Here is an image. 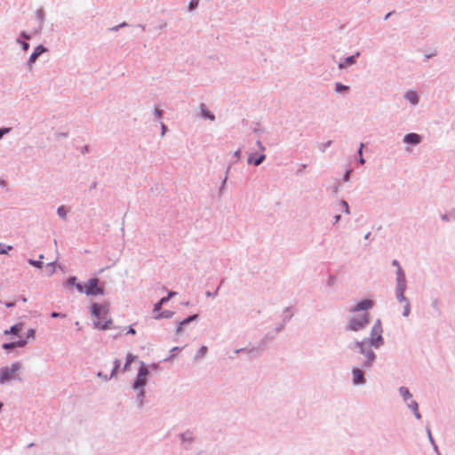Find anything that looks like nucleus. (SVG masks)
Here are the masks:
<instances>
[{
    "label": "nucleus",
    "mask_w": 455,
    "mask_h": 455,
    "mask_svg": "<svg viewBox=\"0 0 455 455\" xmlns=\"http://www.w3.org/2000/svg\"><path fill=\"white\" fill-rule=\"evenodd\" d=\"M14 306H15L14 302H8V303H6V307H14Z\"/></svg>",
    "instance_id": "obj_45"
},
{
    "label": "nucleus",
    "mask_w": 455,
    "mask_h": 455,
    "mask_svg": "<svg viewBox=\"0 0 455 455\" xmlns=\"http://www.w3.org/2000/svg\"><path fill=\"white\" fill-rule=\"evenodd\" d=\"M169 299H169V297H167V296H166V297L162 298V299L159 300V302H160L161 304H164V303H166Z\"/></svg>",
    "instance_id": "obj_40"
},
{
    "label": "nucleus",
    "mask_w": 455,
    "mask_h": 455,
    "mask_svg": "<svg viewBox=\"0 0 455 455\" xmlns=\"http://www.w3.org/2000/svg\"><path fill=\"white\" fill-rule=\"evenodd\" d=\"M162 305L163 304H161L159 301L156 304H155L154 310H153V315L160 313Z\"/></svg>",
    "instance_id": "obj_28"
},
{
    "label": "nucleus",
    "mask_w": 455,
    "mask_h": 455,
    "mask_svg": "<svg viewBox=\"0 0 455 455\" xmlns=\"http://www.w3.org/2000/svg\"><path fill=\"white\" fill-rule=\"evenodd\" d=\"M198 4H199V0H191L190 4H189V9L190 10L195 9L196 7L198 6Z\"/></svg>",
    "instance_id": "obj_30"
},
{
    "label": "nucleus",
    "mask_w": 455,
    "mask_h": 455,
    "mask_svg": "<svg viewBox=\"0 0 455 455\" xmlns=\"http://www.w3.org/2000/svg\"><path fill=\"white\" fill-rule=\"evenodd\" d=\"M369 323V315L368 314H364L363 315L360 316L359 318H354L350 322L349 328L352 331H358L360 329H363L364 326H366Z\"/></svg>",
    "instance_id": "obj_6"
},
{
    "label": "nucleus",
    "mask_w": 455,
    "mask_h": 455,
    "mask_svg": "<svg viewBox=\"0 0 455 455\" xmlns=\"http://www.w3.org/2000/svg\"><path fill=\"white\" fill-rule=\"evenodd\" d=\"M340 204H341V205H342V207L345 209V212H346L347 213H348V212H349V211H348V205H347V202L342 201V202L340 203Z\"/></svg>",
    "instance_id": "obj_38"
},
{
    "label": "nucleus",
    "mask_w": 455,
    "mask_h": 455,
    "mask_svg": "<svg viewBox=\"0 0 455 455\" xmlns=\"http://www.w3.org/2000/svg\"><path fill=\"white\" fill-rule=\"evenodd\" d=\"M27 344L26 339H20L18 341L11 342V343H4L3 345V348L5 350H9L14 347H24Z\"/></svg>",
    "instance_id": "obj_9"
},
{
    "label": "nucleus",
    "mask_w": 455,
    "mask_h": 455,
    "mask_svg": "<svg viewBox=\"0 0 455 455\" xmlns=\"http://www.w3.org/2000/svg\"><path fill=\"white\" fill-rule=\"evenodd\" d=\"M196 317H197V315H191V316L184 319L183 321L180 322L179 326H178V328L176 330V333L177 334L180 333L181 330H182V326L187 324V323H190L191 321L195 320Z\"/></svg>",
    "instance_id": "obj_15"
},
{
    "label": "nucleus",
    "mask_w": 455,
    "mask_h": 455,
    "mask_svg": "<svg viewBox=\"0 0 455 455\" xmlns=\"http://www.w3.org/2000/svg\"><path fill=\"white\" fill-rule=\"evenodd\" d=\"M23 329V323H18V324H15L13 326H12L10 328V330H5L4 331V333L5 335H8V334H14V335H18Z\"/></svg>",
    "instance_id": "obj_13"
},
{
    "label": "nucleus",
    "mask_w": 455,
    "mask_h": 455,
    "mask_svg": "<svg viewBox=\"0 0 455 455\" xmlns=\"http://www.w3.org/2000/svg\"><path fill=\"white\" fill-rule=\"evenodd\" d=\"M91 308L92 315L96 318L93 323L95 328L100 330L110 329L113 322L110 318H108L109 313L108 305L93 303Z\"/></svg>",
    "instance_id": "obj_1"
},
{
    "label": "nucleus",
    "mask_w": 455,
    "mask_h": 455,
    "mask_svg": "<svg viewBox=\"0 0 455 455\" xmlns=\"http://www.w3.org/2000/svg\"><path fill=\"white\" fill-rule=\"evenodd\" d=\"M206 353H207V347L205 346H203L197 353V358H201V357L204 356Z\"/></svg>",
    "instance_id": "obj_25"
},
{
    "label": "nucleus",
    "mask_w": 455,
    "mask_h": 455,
    "mask_svg": "<svg viewBox=\"0 0 455 455\" xmlns=\"http://www.w3.org/2000/svg\"><path fill=\"white\" fill-rule=\"evenodd\" d=\"M84 293L92 296L102 295L104 289L99 284L97 278H91L84 284Z\"/></svg>",
    "instance_id": "obj_4"
},
{
    "label": "nucleus",
    "mask_w": 455,
    "mask_h": 455,
    "mask_svg": "<svg viewBox=\"0 0 455 455\" xmlns=\"http://www.w3.org/2000/svg\"><path fill=\"white\" fill-rule=\"evenodd\" d=\"M382 331L381 322L380 320H377L371 328V338L369 339L372 347L378 348L383 344Z\"/></svg>",
    "instance_id": "obj_2"
},
{
    "label": "nucleus",
    "mask_w": 455,
    "mask_h": 455,
    "mask_svg": "<svg viewBox=\"0 0 455 455\" xmlns=\"http://www.w3.org/2000/svg\"><path fill=\"white\" fill-rule=\"evenodd\" d=\"M409 407L412 409L416 418L417 419H420V414H419V410H418V403L416 402H414V401H411V403H409Z\"/></svg>",
    "instance_id": "obj_21"
},
{
    "label": "nucleus",
    "mask_w": 455,
    "mask_h": 455,
    "mask_svg": "<svg viewBox=\"0 0 455 455\" xmlns=\"http://www.w3.org/2000/svg\"><path fill=\"white\" fill-rule=\"evenodd\" d=\"M360 163L363 164L364 163V159L361 156L360 157Z\"/></svg>",
    "instance_id": "obj_49"
},
{
    "label": "nucleus",
    "mask_w": 455,
    "mask_h": 455,
    "mask_svg": "<svg viewBox=\"0 0 455 455\" xmlns=\"http://www.w3.org/2000/svg\"><path fill=\"white\" fill-rule=\"evenodd\" d=\"M397 293V299L399 301H404L406 303V299L404 297V292H396Z\"/></svg>",
    "instance_id": "obj_32"
},
{
    "label": "nucleus",
    "mask_w": 455,
    "mask_h": 455,
    "mask_svg": "<svg viewBox=\"0 0 455 455\" xmlns=\"http://www.w3.org/2000/svg\"><path fill=\"white\" fill-rule=\"evenodd\" d=\"M176 295V292L175 291H170L167 295V297H169V299L172 298L173 296Z\"/></svg>",
    "instance_id": "obj_43"
},
{
    "label": "nucleus",
    "mask_w": 455,
    "mask_h": 455,
    "mask_svg": "<svg viewBox=\"0 0 455 455\" xmlns=\"http://www.w3.org/2000/svg\"><path fill=\"white\" fill-rule=\"evenodd\" d=\"M76 278L75 276H72V277H69V278L66 281L65 284H66V286H68V287H69V286H71V285H76Z\"/></svg>",
    "instance_id": "obj_26"
},
{
    "label": "nucleus",
    "mask_w": 455,
    "mask_h": 455,
    "mask_svg": "<svg viewBox=\"0 0 455 455\" xmlns=\"http://www.w3.org/2000/svg\"><path fill=\"white\" fill-rule=\"evenodd\" d=\"M353 382L355 384H362L364 382L363 372L360 369L353 370Z\"/></svg>",
    "instance_id": "obj_11"
},
{
    "label": "nucleus",
    "mask_w": 455,
    "mask_h": 455,
    "mask_svg": "<svg viewBox=\"0 0 455 455\" xmlns=\"http://www.w3.org/2000/svg\"><path fill=\"white\" fill-rule=\"evenodd\" d=\"M156 115L160 117L162 116V110L160 109H156Z\"/></svg>",
    "instance_id": "obj_44"
},
{
    "label": "nucleus",
    "mask_w": 455,
    "mask_h": 455,
    "mask_svg": "<svg viewBox=\"0 0 455 455\" xmlns=\"http://www.w3.org/2000/svg\"><path fill=\"white\" fill-rule=\"evenodd\" d=\"M405 98H406V100H408L411 103H412L414 105L417 104L419 101L418 95L413 91L407 92L405 94Z\"/></svg>",
    "instance_id": "obj_14"
},
{
    "label": "nucleus",
    "mask_w": 455,
    "mask_h": 455,
    "mask_svg": "<svg viewBox=\"0 0 455 455\" xmlns=\"http://www.w3.org/2000/svg\"><path fill=\"white\" fill-rule=\"evenodd\" d=\"M373 306V302L371 299H363L358 302L354 310H366L371 308Z\"/></svg>",
    "instance_id": "obj_12"
},
{
    "label": "nucleus",
    "mask_w": 455,
    "mask_h": 455,
    "mask_svg": "<svg viewBox=\"0 0 455 455\" xmlns=\"http://www.w3.org/2000/svg\"><path fill=\"white\" fill-rule=\"evenodd\" d=\"M266 158V156L265 155H261L259 156V157L257 158H254L252 156H251L249 158H248V163L249 164H251L253 163L255 165H259L263 161L264 159Z\"/></svg>",
    "instance_id": "obj_18"
},
{
    "label": "nucleus",
    "mask_w": 455,
    "mask_h": 455,
    "mask_svg": "<svg viewBox=\"0 0 455 455\" xmlns=\"http://www.w3.org/2000/svg\"><path fill=\"white\" fill-rule=\"evenodd\" d=\"M410 313V304L408 301H406L405 305H404V312H403V315L404 316H407Z\"/></svg>",
    "instance_id": "obj_33"
},
{
    "label": "nucleus",
    "mask_w": 455,
    "mask_h": 455,
    "mask_svg": "<svg viewBox=\"0 0 455 455\" xmlns=\"http://www.w3.org/2000/svg\"><path fill=\"white\" fill-rule=\"evenodd\" d=\"M203 116L210 120H214V116L211 114L209 111L202 109Z\"/></svg>",
    "instance_id": "obj_29"
},
{
    "label": "nucleus",
    "mask_w": 455,
    "mask_h": 455,
    "mask_svg": "<svg viewBox=\"0 0 455 455\" xmlns=\"http://www.w3.org/2000/svg\"><path fill=\"white\" fill-rule=\"evenodd\" d=\"M10 132V128H2L0 129V139L4 136V134Z\"/></svg>",
    "instance_id": "obj_36"
},
{
    "label": "nucleus",
    "mask_w": 455,
    "mask_h": 455,
    "mask_svg": "<svg viewBox=\"0 0 455 455\" xmlns=\"http://www.w3.org/2000/svg\"><path fill=\"white\" fill-rule=\"evenodd\" d=\"M339 220V215L335 216V220L338 221Z\"/></svg>",
    "instance_id": "obj_50"
},
{
    "label": "nucleus",
    "mask_w": 455,
    "mask_h": 455,
    "mask_svg": "<svg viewBox=\"0 0 455 455\" xmlns=\"http://www.w3.org/2000/svg\"><path fill=\"white\" fill-rule=\"evenodd\" d=\"M135 356L132 355V354H128L127 356H126V363L124 366V371H127L128 368L130 367V364L133 362Z\"/></svg>",
    "instance_id": "obj_22"
},
{
    "label": "nucleus",
    "mask_w": 455,
    "mask_h": 455,
    "mask_svg": "<svg viewBox=\"0 0 455 455\" xmlns=\"http://www.w3.org/2000/svg\"><path fill=\"white\" fill-rule=\"evenodd\" d=\"M58 213H59V215H60L61 218H63V219H65V218H66V211H65V209H64V207H63V206H60V207L58 209Z\"/></svg>",
    "instance_id": "obj_31"
},
{
    "label": "nucleus",
    "mask_w": 455,
    "mask_h": 455,
    "mask_svg": "<svg viewBox=\"0 0 455 455\" xmlns=\"http://www.w3.org/2000/svg\"><path fill=\"white\" fill-rule=\"evenodd\" d=\"M12 246H8V247H7V249L5 250V249H4V248L2 247V244L0 243V254L7 253V251H8V250H12Z\"/></svg>",
    "instance_id": "obj_37"
},
{
    "label": "nucleus",
    "mask_w": 455,
    "mask_h": 455,
    "mask_svg": "<svg viewBox=\"0 0 455 455\" xmlns=\"http://www.w3.org/2000/svg\"><path fill=\"white\" fill-rule=\"evenodd\" d=\"M173 313L169 310H165L163 312H160L159 314H156L153 315L155 319H161V318H171L172 316Z\"/></svg>",
    "instance_id": "obj_17"
},
{
    "label": "nucleus",
    "mask_w": 455,
    "mask_h": 455,
    "mask_svg": "<svg viewBox=\"0 0 455 455\" xmlns=\"http://www.w3.org/2000/svg\"><path fill=\"white\" fill-rule=\"evenodd\" d=\"M363 144H361V147L359 148V155L362 156V149H363Z\"/></svg>",
    "instance_id": "obj_47"
},
{
    "label": "nucleus",
    "mask_w": 455,
    "mask_h": 455,
    "mask_svg": "<svg viewBox=\"0 0 455 455\" xmlns=\"http://www.w3.org/2000/svg\"><path fill=\"white\" fill-rule=\"evenodd\" d=\"M59 316H60V315L59 313H56V312L52 313V317L55 318V317H59Z\"/></svg>",
    "instance_id": "obj_46"
},
{
    "label": "nucleus",
    "mask_w": 455,
    "mask_h": 455,
    "mask_svg": "<svg viewBox=\"0 0 455 455\" xmlns=\"http://www.w3.org/2000/svg\"><path fill=\"white\" fill-rule=\"evenodd\" d=\"M390 14H391V13H387V14L386 15V17H385V20H387V18H389Z\"/></svg>",
    "instance_id": "obj_51"
},
{
    "label": "nucleus",
    "mask_w": 455,
    "mask_h": 455,
    "mask_svg": "<svg viewBox=\"0 0 455 455\" xmlns=\"http://www.w3.org/2000/svg\"><path fill=\"white\" fill-rule=\"evenodd\" d=\"M428 436H429V439L433 442V438H432L430 431H428Z\"/></svg>",
    "instance_id": "obj_48"
},
{
    "label": "nucleus",
    "mask_w": 455,
    "mask_h": 455,
    "mask_svg": "<svg viewBox=\"0 0 455 455\" xmlns=\"http://www.w3.org/2000/svg\"><path fill=\"white\" fill-rule=\"evenodd\" d=\"M400 394L403 397V399L406 401L411 397V395L408 388L402 387L400 388Z\"/></svg>",
    "instance_id": "obj_20"
},
{
    "label": "nucleus",
    "mask_w": 455,
    "mask_h": 455,
    "mask_svg": "<svg viewBox=\"0 0 455 455\" xmlns=\"http://www.w3.org/2000/svg\"><path fill=\"white\" fill-rule=\"evenodd\" d=\"M22 47H23V49H24L25 51H27V50L28 49L29 45H28V43L23 42V43H22Z\"/></svg>",
    "instance_id": "obj_41"
},
{
    "label": "nucleus",
    "mask_w": 455,
    "mask_h": 455,
    "mask_svg": "<svg viewBox=\"0 0 455 455\" xmlns=\"http://www.w3.org/2000/svg\"><path fill=\"white\" fill-rule=\"evenodd\" d=\"M355 346L359 348L360 353L364 355L365 361L363 363V366L369 367L375 359V354L370 348L365 347V341L357 342Z\"/></svg>",
    "instance_id": "obj_5"
},
{
    "label": "nucleus",
    "mask_w": 455,
    "mask_h": 455,
    "mask_svg": "<svg viewBox=\"0 0 455 455\" xmlns=\"http://www.w3.org/2000/svg\"><path fill=\"white\" fill-rule=\"evenodd\" d=\"M148 375V370L144 364H142L140 368V371H139V373L137 376V379L134 383V388L143 387L146 384V379H147Z\"/></svg>",
    "instance_id": "obj_7"
},
{
    "label": "nucleus",
    "mask_w": 455,
    "mask_h": 455,
    "mask_svg": "<svg viewBox=\"0 0 455 455\" xmlns=\"http://www.w3.org/2000/svg\"><path fill=\"white\" fill-rule=\"evenodd\" d=\"M127 334H132V335H134L136 333V331L135 329H133L132 327H130L126 332Z\"/></svg>",
    "instance_id": "obj_39"
},
{
    "label": "nucleus",
    "mask_w": 455,
    "mask_h": 455,
    "mask_svg": "<svg viewBox=\"0 0 455 455\" xmlns=\"http://www.w3.org/2000/svg\"><path fill=\"white\" fill-rule=\"evenodd\" d=\"M393 265H394V266H395V267H397V270H398L399 268H401V267H400V266H399V263H398V261H397L396 259H394V260H393Z\"/></svg>",
    "instance_id": "obj_42"
},
{
    "label": "nucleus",
    "mask_w": 455,
    "mask_h": 455,
    "mask_svg": "<svg viewBox=\"0 0 455 455\" xmlns=\"http://www.w3.org/2000/svg\"><path fill=\"white\" fill-rule=\"evenodd\" d=\"M20 370V363H14L11 367H3L0 369V383L11 380L15 378L16 373Z\"/></svg>",
    "instance_id": "obj_3"
},
{
    "label": "nucleus",
    "mask_w": 455,
    "mask_h": 455,
    "mask_svg": "<svg viewBox=\"0 0 455 455\" xmlns=\"http://www.w3.org/2000/svg\"><path fill=\"white\" fill-rule=\"evenodd\" d=\"M35 333H36V331H35L34 329H29L28 331V339H29V338L30 339H34L35 338Z\"/></svg>",
    "instance_id": "obj_34"
},
{
    "label": "nucleus",
    "mask_w": 455,
    "mask_h": 455,
    "mask_svg": "<svg viewBox=\"0 0 455 455\" xmlns=\"http://www.w3.org/2000/svg\"><path fill=\"white\" fill-rule=\"evenodd\" d=\"M355 63V56H349L347 57L344 62L339 64V68L340 69L347 68L349 65H352Z\"/></svg>",
    "instance_id": "obj_19"
},
{
    "label": "nucleus",
    "mask_w": 455,
    "mask_h": 455,
    "mask_svg": "<svg viewBox=\"0 0 455 455\" xmlns=\"http://www.w3.org/2000/svg\"><path fill=\"white\" fill-rule=\"evenodd\" d=\"M29 264L34 266V267H36L38 268H41L43 267V262L41 260H33V259H29Z\"/></svg>",
    "instance_id": "obj_24"
},
{
    "label": "nucleus",
    "mask_w": 455,
    "mask_h": 455,
    "mask_svg": "<svg viewBox=\"0 0 455 455\" xmlns=\"http://www.w3.org/2000/svg\"><path fill=\"white\" fill-rule=\"evenodd\" d=\"M347 88H348L347 86L342 85L339 83L336 84V92H341L342 91L347 90Z\"/></svg>",
    "instance_id": "obj_27"
},
{
    "label": "nucleus",
    "mask_w": 455,
    "mask_h": 455,
    "mask_svg": "<svg viewBox=\"0 0 455 455\" xmlns=\"http://www.w3.org/2000/svg\"><path fill=\"white\" fill-rule=\"evenodd\" d=\"M76 288L77 289V291L80 292V293H84V285L83 286L82 284L80 283H76Z\"/></svg>",
    "instance_id": "obj_35"
},
{
    "label": "nucleus",
    "mask_w": 455,
    "mask_h": 455,
    "mask_svg": "<svg viewBox=\"0 0 455 455\" xmlns=\"http://www.w3.org/2000/svg\"><path fill=\"white\" fill-rule=\"evenodd\" d=\"M406 289L405 276L401 268L397 270V291L396 292H404Z\"/></svg>",
    "instance_id": "obj_8"
},
{
    "label": "nucleus",
    "mask_w": 455,
    "mask_h": 455,
    "mask_svg": "<svg viewBox=\"0 0 455 455\" xmlns=\"http://www.w3.org/2000/svg\"><path fill=\"white\" fill-rule=\"evenodd\" d=\"M44 52V48L43 46L36 47L34 52L30 55L29 61L35 62L37 57Z\"/></svg>",
    "instance_id": "obj_16"
},
{
    "label": "nucleus",
    "mask_w": 455,
    "mask_h": 455,
    "mask_svg": "<svg viewBox=\"0 0 455 455\" xmlns=\"http://www.w3.org/2000/svg\"><path fill=\"white\" fill-rule=\"evenodd\" d=\"M403 141L408 144H419L421 141V138L417 133H409L404 137Z\"/></svg>",
    "instance_id": "obj_10"
},
{
    "label": "nucleus",
    "mask_w": 455,
    "mask_h": 455,
    "mask_svg": "<svg viewBox=\"0 0 455 455\" xmlns=\"http://www.w3.org/2000/svg\"><path fill=\"white\" fill-rule=\"evenodd\" d=\"M119 366H120V361L119 360H116L114 362V364H113V367H112V370H111L110 377H113V376L116 375V371L119 368Z\"/></svg>",
    "instance_id": "obj_23"
}]
</instances>
